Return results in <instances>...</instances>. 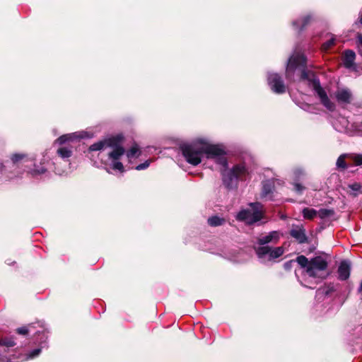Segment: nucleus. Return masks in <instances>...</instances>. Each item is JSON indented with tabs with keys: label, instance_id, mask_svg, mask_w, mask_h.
<instances>
[{
	"label": "nucleus",
	"instance_id": "f257e3e1",
	"mask_svg": "<svg viewBox=\"0 0 362 362\" xmlns=\"http://www.w3.org/2000/svg\"><path fill=\"white\" fill-rule=\"evenodd\" d=\"M296 262L302 268L305 269L306 273L310 277L325 279L329 275V273L323 274L328 267V263L321 256H316L308 260L305 256L300 255L297 257Z\"/></svg>",
	"mask_w": 362,
	"mask_h": 362
},
{
	"label": "nucleus",
	"instance_id": "f03ea898",
	"mask_svg": "<svg viewBox=\"0 0 362 362\" xmlns=\"http://www.w3.org/2000/svg\"><path fill=\"white\" fill-rule=\"evenodd\" d=\"M223 185L228 189L238 187V180H243L248 174L247 169L244 164H236L228 170V168L222 167L220 169Z\"/></svg>",
	"mask_w": 362,
	"mask_h": 362
},
{
	"label": "nucleus",
	"instance_id": "7ed1b4c3",
	"mask_svg": "<svg viewBox=\"0 0 362 362\" xmlns=\"http://www.w3.org/2000/svg\"><path fill=\"white\" fill-rule=\"evenodd\" d=\"M202 144L203 153L206 154L208 159H212L218 165H221V168H228V161L226 158V151L224 148H221L218 144H210L204 142L201 139Z\"/></svg>",
	"mask_w": 362,
	"mask_h": 362
},
{
	"label": "nucleus",
	"instance_id": "20e7f679",
	"mask_svg": "<svg viewBox=\"0 0 362 362\" xmlns=\"http://www.w3.org/2000/svg\"><path fill=\"white\" fill-rule=\"evenodd\" d=\"M296 69H301V79H308L307 57L303 53L296 52L289 57L286 70V77L292 76Z\"/></svg>",
	"mask_w": 362,
	"mask_h": 362
},
{
	"label": "nucleus",
	"instance_id": "39448f33",
	"mask_svg": "<svg viewBox=\"0 0 362 362\" xmlns=\"http://www.w3.org/2000/svg\"><path fill=\"white\" fill-rule=\"evenodd\" d=\"M180 149L186 161L192 165H197L202 162L201 156L204 153L201 140L192 144H183Z\"/></svg>",
	"mask_w": 362,
	"mask_h": 362
},
{
	"label": "nucleus",
	"instance_id": "423d86ee",
	"mask_svg": "<svg viewBox=\"0 0 362 362\" xmlns=\"http://www.w3.org/2000/svg\"><path fill=\"white\" fill-rule=\"evenodd\" d=\"M252 211L250 209H243L238 212L236 219L240 221H244L247 225H252L259 221L263 218L262 205L259 202L250 203Z\"/></svg>",
	"mask_w": 362,
	"mask_h": 362
},
{
	"label": "nucleus",
	"instance_id": "0eeeda50",
	"mask_svg": "<svg viewBox=\"0 0 362 362\" xmlns=\"http://www.w3.org/2000/svg\"><path fill=\"white\" fill-rule=\"evenodd\" d=\"M258 258L262 259L268 255V260L272 261L281 257L284 250L282 247L258 246L254 247Z\"/></svg>",
	"mask_w": 362,
	"mask_h": 362
},
{
	"label": "nucleus",
	"instance_id": "6e6552de",
	"mask_svg": "<svg viewBox=\"0 0 362 362\" xmlns=\"http://www.w3.org/2000/svg\"><path fill=\"white\" fill-rule=\"evenodd\" d=\"M313 89L317 94L318 97L320 99L321 103L329 111L333 112L336 106L334 103H332L329 97L327 96V93L321 86L320 82L319 79H314L313 81Z\"/></svg>",
	"mask_w": 362,
	"mask_h": 362
},
{
	"label": "nucleus",
	"instance_id": "1a4fd4ad",
	"mask_svg": "<svg viewBox=\"0 0 362 362\" xmlns=\"http://www.w3.org/2000/svg\"><path fill=\"white\" fill-rule=\"evenodd\" d=\"M267 81L274 93L282 94L286 92L284 81L279 74L276 73L269 74L267 77Z\"/></svg>",
	"mask_w": 362,
	"mask_h": 362
},
{
	"label": "nucleus",
	"instance_id": "9d476101",
	"mask_svg": "<svg viewBox=\"0 0 362 362\" xmlns=\"http://www.w3.org/2000/svg\"><path fill=\"white\" fill-rule=\"evenodd\" d=\"M112 139H115L117 141L115 146H109L110 148H112V150L108 153V158L111 160H119L121 157L125 153V149L122 146L124 136L122 134H117L112 136Z\"/></svg>",
	"mask_w": 362,
	"mask_h": 362
},
{
	"label": "nucleus",
	"instance_id": "9b49d317",
	"mask_svg": "<svg viewBox=\"0 0 362 362\" xmlns=\"http://www.w3.org/2000/svg\"><path fill=\"white\" fill-rule=\"evenodd\" d=\"M37 324L40 327V329L38 330L35 331V329L37 327L35 326V324L31 323L25 326L17 328L16 329V332L21 335L27 336L32 332H34V335L41 336L40 339H46L47 337L45 336L44 327L42 325H40L39 322H37ZM44 341H45V340H44Z\"/></svg>",
	"mask_w": 362,
	"mask_h": 362
},
{
	"label": "nucleus",
	"instance_id": "f8f14e48",
	"mask_svg": "<svg viewBox=\"0 0 362 362\" xmlns=\"http://www.w3.org/2000/svg\"><path fill=\"white\" fill-rule=\"evenodd\" d=\"M279 240V232L274 230L269 233L268 235L261 236L257 238V243L259 246H267L266 245L270 243L276 244Z\"/></svg>",
	"mask_w": 362,
	"mask_h": 362
},
{
	"label": "nucleus",
	"instance_id": "ddd939ff",
	"mask_svg": "<svg viewBox=\"0 0 362 362\" xmlns=\"http://www.w3.org/2000/svg\"><path fill=\"white\" fill-rule=\"evenodd\" d=\"M117 140L115 139H112V136L105 139L103 140L99 141L90 145L89 146V151H100L105 147L113 146L116 145Z\"/></svg>",
	"mask_w": 362,
	"mask_h": 362
},
{
	"label": "nucleus",
	"instance_id": "4468645a",
	"mask_svg": "<svg viewBox=\"0 0 362 362\" xmlns=\"http://www.w3.org/2000/svg\"><path fill=\"white\" fill-rule=\"evenodd\" d=\"M351 272V267L350 264L346 260H343L341 262L337 273H338V279L341 281H346L350 276Z\"/></svg>",
	"mask_w": 362,
	"mask_h": 362
},
{
	"label": "nucleus",
	"instance_id": "2eb2a0df",
	"mask_svg": "<svg viewBox=\"0 0 362 362\" xmlns=\"http://www.w3.org/2000/svg\"><path fill=\"white\" fill-rule=\"evenodd\" d=\"M335 97L339 103L350 104L352 94L349 89L343 88L336 91Z\"/></svg>",
	"mask_w": 362,
	"mask_h": 362
},
{
	"label": "nucleus",
	"instance_id": "dca6fc26",
	"mask_svg": "<svg viewBox=\"0 0 362 362\" xmlns=\"http://www.w3.org/2000/svg\"><path fill=\"white\" fill-rule=\"evenodd\" d=\"M289 234L300 244L308 243V239L305 234V230L303 227L292 228L290 230Z\"/></svg>",
	"mask_w": 362,
	"mask_h": 362
},
{
	"label": "nucleus",
	"instance_id": "f3484780",
	"mask_svg": "<svg viewBox=\"0 0 362 362\" xmlns=\"http://www.w3.org/2000/svg\"><path fill=\"white\" fill-rule=\"evenodd\" d=\"M356 54L351 49H346L343 54V64L346 69H350L354 65Z\"/></svg>",
	"mask_w": 362,
	"mask_h": 362
},
{
	"label": "nucleus",
	"instance_id": "a211bd4d",
	"mask_svg": "<svg viewBox=\"0 0 362 362\" xmlns=\"http://www.w3.org/2000/svg\"><path fill=\"white\" fill-rule=\"evenodd\" d=\"M274 190V184L271 180H267L262 183V189L261 192L262 198H267L269 196L271 199V196Z\"/></svg>",
	"mask_w": 362,
	"mask_h": 362
},
{
	"label": "nucleus",
	"instance_id": "6ab92c4d",
	"mask_svg": "<svg viewBox=\"0 0 362 362\" xmlns=\"http://www.w3.org/2000/svg\"><path fill=\"white\" fill-rule=\"evenodd\" d=\"M10 159L13 165L18 167L23 163L28 161V156L26 153H16L11 155Z\"/></svg>",
	"mask_w": 362,
	"mask_h": 362
},
{
	"label": "nucleus",
	"instance_id": "aec40b11",
	"mask_svg": "<svg viewBox=\"0 0 362 362\" xmlns=\"http://www.w3.org/2000/svg\"><path fill=\"white\" fill-rule=\"evenodd\" d=\"M311 16L307 15L303 16L300 20H296L293 22V26L298 30V33L303 31L305 27L310 23Z\"/></svg>",
	"mask_w": 362,
	"mask_h": 362
},
{
	"label": "nucleus",
	"instance_id": "412c9836",
	"mask_svg": "<svg viewBox=\"0 0 362 362\" xmlns=\"http://www.w3.org/2000/svg\"><path fill=\"white\" fill-rule=\"evenodd\" d=\"M339 284H334L333 283H329L328 284L325 285L323 287H321L318 289V292H320L322 294L325 296H330L332 293L337 291V286Z\"/></svg>",
	"mask_w": 362,
	"mask_h": 362
},
{
	"label": "nucleus",
	"instance_id": "4be33fe9",
	"mask_svg": "<svg viewBox=\"0 0 362 362\" xmlns=\"http://www.w3.org/2000/svg\"><path fill=\"white\" fill-rule=\"evenodd\" d=\"M226 223V219L221 218L218 216H212L207 219V223L211 227H217L223 225Z\"/></svg>",
	"mask_w": 362,
	"mask_h": 362
},
{
	"label": "nucleus",
	"instance_id": "5701e85b",
	"mask_svg": "<svg viewBox=\"0 0 362 362\" xmlns=\"http://www.w3.org/2000/svg\"><path fill=\"white\" fill-rule=\"evenodd\" d=\"M318 214V211L313 208H304L302 214L304 218L313 220Z\"/></svg>",
	"mask_w": 362,
	"mask_h": 362
},
{
	"label": "nucleus",
	"instance_id": "b1692460",
	"mask_svg": "<svg viewBox=\"0 0 362 362\" xmlns=\"http://www.w3.org/2000/svg\"><path fill=\"white\" fill-rule=\"evenodd\" d=\"M349 153H344L340 155L337 160V167L339 169L345 170L348 168V165L346 163V158L349 159Z\"/></svg>",
	"mask_w": 362,
	"mask_h": 362
},
{
	"label": "nucleus",
	"instance_id": "393cba45",
	"mask_svg": "<svg viewBox=\"0 0 362 362\" xmlns=\"http://www.w3.org/2000/svg\"><path fill=\"white\" fill-rule=\"evenodd\" d=\"M57 155L62 158H69L72 156V151L66 147H61L57 151Z\"/></svg>",
	"mask_w": 362,
	"mask_h": 362
},
{
	"label": "nucleus",
	"instance_id": "a878e982",
	"mask_svg": "<svg viewBox=\"0 0 362 362\" xmlns=\"http://www.w3.org/2000/svg\"><path fill=\"white\" fill-rule=\"evenodd\" d=\"M334 210L332 209H321L318 211V216L320 218L324 219L334 216Z\"/></svg>",
	"mask_w": 362,
	"mask_h": 362
},
{
	"label": "nucleus",
	"instance_id": "bb28decb",
	"mask_svg": "<svg viewBox=\"0 0 362 362\" xmlns=\"http://www.w3.org/2000/svg\"><path fill=\"white\" fill-rule=\"evenodd\" d=\"M141 154L139 151V148L137 145L133 146L127 152V156L128 158H132L134 157H139Z\"/></svg>",
	"mask_w": 362,
	"mask_h": 362
},
{
	"label": "nucleus",
	"instance_id": "cd10ccee",
	"mask_svg": "<svg viewBox=\"0 0 362 362\" xmlns=\"http://www.w3.org/2000/svg\"><path fill=\"white\" fill-rule=\"evenodd\" d=\"M349 159L351 160L355 165H362V154L361 153H349Z\"/></svg>",
	"mask_w": 362,
	"mask_h": 362
},
{
	"label": "nucleus",
	"instance_id": "c85d7f7f",
	"mask_svg": "<svg viewBox=\"0 0 362 362\" xmlns=\"http://www.w3.org/2000/svg\"><path fill=\"white\" fill-rule=\"evenodd\" d=\"M0 345L6 347H13L16 345L13 337H5L0 339Z\"/></svg>",
	"mask_w": 362,
	"mask_h": 362
},
{
	"label": "nucleus",
	"instance_id": "c756f323",
	"mask_svg": "<svg viewBox=\"0 0 362 362\" xmlns=\"http://www.w3.org/2000/svg\"><path fill=\"white\" fill-rule=\"evenodd\" d=\"M73 139V136L71 134H64L59 138H57L55 141V143L59 144V145H63L66 142L71 141Z\"/></svg>",
	"mask_w": 362,
	"mask_h": 362
},
{
	"label": "nucleus",
	"instance_id": "7c9ffc66",
	"mask_svg": "<svg viewBox=\"0 0 362 362\" xmlns=\"http://www.w3.org/2000/svg\"><path fill=\"white\" fill-rule=\"evenodd\" d=\"M112 168L113 170H117L120 173L124 172V167L119 160H112Z\"/></svg>",
	"mask_w": 362,
	"mask_h": 362
},
{
	"label": "nucleus",
	"instance_id": "2f4dec72",
	"mask_svg": "<svg viewBox=\"0 0 362 362\" xmlns=\"http://www.w3.org/2000/svg\"><path fill=\"white\" fill-rule=\"evenodd\" d=\"M335 45V38L334 37H332L331 39H329V40L325 42L322 45V49L324 50V51H327L329 50L331 47H332L334 45Z\"/></svg>",
	"mask_w": 362,
	"mask_h": 362
},
{
	"label": "nucleus",
	"instance_id": "473e14b6",
	"mask_svg": "<svg viewBox=\"0 0 362 362\" xmlns=\"http://www.w3.org/2000/svg\"><path fill=\"white\" fill-rule=\"evenodd\" d=\"M46 171H47V169L45 167L41 166V167L31 170L29 173L33 176H35V175H37L44 174Z\"/></svg>",
	"mask_w": 362,
	"mask_h": 362
},
{
	"label": "nucleus",
	"instance_id": "72a5a7b5",
	"mask_svg": "<svg viewBox=\"0 0 362 362\" xmlns=\"http://www.w3.org/2000/svg\"><path fill=\"white\" fill-rule=\"evenodd\" d=\"M305 189V187L300 183L293 184V190L298 194H303V192L304 191Z\"/></svg>",
	"mask_w": 362,
	"mask_h": 362
},
{
	"label": "nucleus",
	"instance_id": "f704fd0d",
	"mask_svg": "<svg viewBox=\"0 0 362 362\" xmlns=\"http://www.w3.org/2000/svg\"><path fill=\"white\" fill-rule=\"evenodd\" d=\"M150 163H151L150 160H146L144 163H141V164L136 165L135 167V169L136 170H141L146 169L149 166Z\"/></svg>",
	"mask_w": 362,
	"mask_h": 362
},
{
	"label": "nucleus",
	"instance_id": "c9c22d12",
	"mask_svg": "<svg viewBox=\"0 0 362 362\" xmlns=\"http://www.w3.org/2000/svg\"><path fill=\"white\" fill-rule=\"evenodd\" d=\"M348 187L355 192H359L362 188V185L359 182H354L353 184L349 185Z\"/></svg>",
	"mask_w": 362,
	"mask_h": 362
},
{
	"label": "nucleus",
	"instance_id": "e433bc0d",
	"mask_svg": "<svg viewBox=\"0 0 362 362\" xmlns=\"http://www.w3.org/2000/svg\"><path fill=\"white\" fill-rule=\"evenodd\" d=\"M40 352H41L40 348L33 349L28 354V357L30 358H33L37 356Z\"/></svg>",
	"mask_w": 362,
	"mask_h": 362
},
{
	"label": "nucleus",
	"instance_id": "4c0bfd02",
	"mask_svg": "<svg viewBox=\"0 0 362 362\" xmlns=\"http://www.w3.org/2000/svg\"><path fill=\"white\" fill-rule=\"evenodd\" d=\"M293 262V260H291L289 262H286L285 264H284V269H286V270H289L291 269V264Z\"/></svg>",
	"mask_w": 362,
	"mask_h": 362
},
{
	"label": "nucleus",
	"instance_id": "58836bf2",
	"mask_svg": "<svg viewBox=\"0 0 362 362\" xmlns=\"http://www.w3.org/2000/svg\"><path fill=\"white\" fill-rule=\"evenodd\" d=\"M357 39H358V42L360 44V45L362 46V35L361 34H358Z\"/></svg>",
	"mask_w": 362,
	"mask_h": 362
},
{
	"label": "nucleus",
	"instance_id": "ea45409f",
	"mask_svg": "<svg viewBox=\"0 0 362 362\" xmlns=\"http://www.w3.org/2000/svg\"><path fill=\"white\" fill-rule=\"evenodd\" d=\"M5 170V165L3 163L0 162V173Z\"/></svg>",
	"mask_w": 362,
	"mask_h": 362
},
{
	"label": "nucleus",
	"instance_id": "a19ab883",
	"mask_svg": "<svg viewBox=\"0 0 362 362\" xmlns=\"http://www.w3.org/2000/svg\"><path fill=\"white\" fill-rule=\"evenodd\" d=\"M358 292L362 295V279H361V284H360V286L358 288Z\"/></svg>",
	"mask_w": 362,
	"mask_h": 362
},
{
	"label": "nucleus",
	"instance_id": "79ce46f5",
	"mask_svg": "<svg viewBox=\"0 0 362 362\" xmlns=\"http://www.w3.org/2000/svg\"><path fill=\"white\" fill-rule=\"evenodd\" d=\"M359 22L362 25V12H361V15L360 18H359Z\"/></svg>",
	"mask_w": 362,
	"mask_h": 362
},
{
	"label": "nucleus",
	"instance_id": "37998d69",
	"mask_svg": "<svg viewBox=\"0 0 362 362\" xmlns=\"http://www.w3.org/2000/svg\"><path fill=\"white\" fill-rule=\"evenodd\" d=\"M314 250H315V247H311V249L310 250V252H313Z\"/></svg>",
	"mask_w": 362,
	"mask_h": 362
},
{
	"label": "nucleus",
	"instance_id": "c03bdc74",
	"mask_svg": "<svg viewBox=\"0 0 362 362\" xmlns=\"http://www.w3.org/2000/svg\"><path fill=\"white\" fill-rule=\"evenodd\" d=\"M358 194L356 193L353 194L354 197H356Z\"/></svg>",
	"mask_w": 362,
	"mask_h": 362
},
{
	"label": "nucleus",
	"instance_id": "a18cd8bd",
	"mask_svg": "<svg viewBox=\"0 0 362 362\" xmlns=\"http://www.w3.org/2000/svg\"><path fill=\"white\" fill-rule=\"evenodd\" d=\"M361 126H362V121H361Z\"/></svg>",
	"mask_w": 362,
	"mask_h": 362
}]
</instances>
